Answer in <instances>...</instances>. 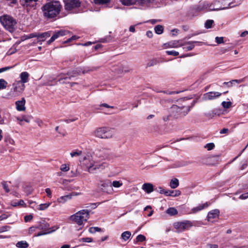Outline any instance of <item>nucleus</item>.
<instances>
[{"instance_id": "nucleus-1", "label": "nucleus", "mask_w": 248, "mask_h": 248, "mask_svg": "<svg viewBox=\"0 0 248 248\" xmlns=\"http://www.w3.org/2000/svg\"><path fill=\"white\" fill-rule=\"evenodd\" d=\"M62 6L58 1H50L46 3L42 7L43 16L47 18L56 17L60 13Z\"/></svg>"}, {"instance_id": "nucleus-2", "label": "nucleus", "mask_w": 248, "mask_h": 248, "mask_svg": "<svg viewBox=\"0 0 248 248\" xmlns=\"http://www.w3.org/2000/svg\"><path fill=\"white\" fill-rule=\"evenodd\" d=\"M90 211L88 210H81L70 217V219L77 224L78 226H82L89 218Z\"/></svg>"}, {"instance_id": "nucleus-3", "label": "nucleus", "mask_w": 248, "mask_h": 248, "mask_svg": "<svg viewBox=\"0 0 248 248\" xmlns=\"http://www.w3.org/2000/svg\"><path fill=\"white\" fill-rule=\"evenodd\" d=\"M235 5H233L232 0H215L209 7L210 11L221 10L229 8H232Z\"/></svg>"}, {"instance_id": "nucleus-4", "label": "nucleus", "mask_w": 248, "mask_h": 248, "mask_svg": "<svg viewBox=\"0 0 248 248\" xmlns=\"http://www.w3.org/2000/svg\"><path fill=\"white\" fill-rule=\"evenodd\" d=\"M0 22L6 30H15L17 23L13 17L7 15L0 16Z\"/></svg>"}, {"instance_id": "nucleus-5", "label": "nucleus", "mask_w": 248, "mask_h": 248, "mask_svg": "<svg viewBox=\"0 0 248 248\" xmlns=\"http://www.w3.org/2000/svg\"><path fill=\"white\" fill-rule=\"evenodd\" d=\"M189 106L179 107L173 105L170 108V111L173 113L174 116L176 118L178 117L185 116L188 114L190 110Z\"/></svg>"}, {"instance_id": "nucleus-6", "label": "nucleus", "mask_w": 248, "mask_h": 248, "mask_svg": "<svg viewBox=\"0 0 248 248\" xmlns=\"http://www.w3.org/2000/svg\"><path fill=\"white\" fill-rule=\"evenodd\" d=\"M80 162L83 166L86 168V170L89 173H93V170L95 161L93 159V156L91 154L88 153L85 156L79 159Z\"/></svg>"}, {"instance_id": "nucleus-7", "label": "nucleus", "mask_w": 248, "mask_h": 248, "mask_svg": "<svg viewBox=\"0 0 248 248\" xmlns=\"http://www.w3.org/2000/svg\"><path fill=\"white\" fill-rule=\"evenodd\" d=\"M25 88V84L21 82L16 81L13 84V88L11 89L10 95L14 97L18 96L24 91Z\"/></svg>"}, {"instance_id": "nucleus-8", "label": "nucleus", "mask_w": 248, "mask_h": 248, "mask_svg": "<svg viewBox=\"0 0 248 248\" xmlns=\"http://www.w3.org/2000/svg\"><path fill=\"white\" fill-rule=\"evenodd\" d=\"M173 226L177 232H181L189 229L193 226V223L190 221L185 220L182 222H175Z\"/></svg>"}, {"instance_id": "nucleus-9", "label": "nucleus", "mask_w": 248, "mask_h": 248, "mask_svg": "<svg viewBox=\"0 0 248 248\" xmlns=\"http://www.w3.org/2000/svg\"><path fill=\"white\" fill-rule=\"evenodd\" d=\"M81 72L83 74L85 73L84 71H81V68H78L75 70L68 72L66 74L61 75L59 80L60 82L63 83V79H69L71 80L73 78L79 75Z\"/></svg>"}, {"instance_id": "nucleus-10", "label": "nucleus", "mask_w": 248, "mask_h": 248, "mask_svg": "<svg viewBox=\"0 0 248 248\" xmlns=\"http://www.w3.org/2000/svg\"><path fill=\"white\" fill-rule=\"evenodd\" d=\"M111 71L115 73L118 76H121L122 75L128 72L129 69L127 66L119 63L116 66H113L112 67Z\"/></svg>"}, {"instance_id": "nucleus-11", "label": "nucleus", "mask_w": 248, "mask_h": 248, "mask_svg": "<svg viewBox=\"0 0 248 248\" xmlns=\"http://www.w3.org/2000/svg\"><path fill=\"white\" fill-rule=\"evenodd\" d=\"M108 130L107 127H100L93 132V135L101 139H107L108 136Z\"/></svg>"}, {"instance_id": "nucleus-12", "label": "nucleus", "mask_w": 248, "mask_h": 248, "mask_svg": "<svg viewBox=\"0 0 248 248\" xmlns=\"http://www.w3.org/2000/svg\"><path fill=\"white\" fill-rule=\"evenodd\" d=\"M221 93L218 92H209L203 94L202 99L204 101L213 100L218 98Z\"/></svg>"}, {"instance_id": "nucleus-13", "label": "nucleus", "mask_w": 248, "mask_h": 248, "mask_svg": "<svg viewBox=\"0 0 248 248\" xmlns=\"http://www.w3.org/2000/svg\"><path fill=\"white\" fill-rule=\"evenodd\" d=\"M80 5V2L79 0H67L65 3V8L67 10H71L79 7Z\"/></svg>"}, {"instance_id": "nucleus-14", "label": "nucleus", "mask_w": 248, "mask_h": 248, "mask_svg": "<svg viewBox=\"0 0 248 248\" xmlns=\"http://www.w3.org/2000/svg\"><path fill=\"white\" fill-rule=\"evenodd\" d=\"M38 0H20V4L24 7H34Z\"/></svg>"}, {"instance_id": "nucleus-15", "label": "nucleus", "mask_w": 248, "mask_h": 248, "mask_svg": "<svg viewBox=\"0 0 248 248\" xmlns=\"http://www.w3.org/2000/svg\"><path fill=\"white\" fill-rule=\"evenodd\" d=\"M219 215V211L218 209H214L209 212L207 215L208 221H212V219L217 218Z\"/></svg>"}, {"instance_id": "nucleus-16", "label": "nucleus", "mask_w": 248, "mask_h": 248, "mask_svg": "<svg viewBox=\"0 0 248 248\" xmlns=\"http://www.w3.org/2000/svg\"><path fill=\"white\" fill-rule=\"evenodd\" d=\"M26 103L25 99L22 98L21 100L17 101L16 102V108L18 111H24L26 109L25 106Z\"/></svg>"}, {"instance_id": "nucleus-17", "label": "nucleus", "mask_w": 248, "mask_h": 248, "mask_svg": "<svg viewBox=\"0 0 248 248\" xmlns=\"http://www.w3.org/2000/svg\"><path fill=\"white\" fill-rule=\"evenodd\" d=\"M142 189L147 193H150L154 191V186L151 183H144L142 186Z\"/></svg>"}, {"instance_id": "nucleus-18", "label": "nucleus", "mask_w": 248, "mask_h": 248, "mask_svg": "<svg viewBox=\"0 0 248 248\" xmlns=\"http://www.w3.org/2000/svg\"><path fill=\"white\" fill-rule=\"evenodd\" d=\"M245 78H243L240 79H233L229 82H224L223 84L224 85H226L228 87H232L233 84L236 83L237 84L241 83L245 81Z\"/></svg>"}, {"instance_id": "nucleus-19", "label": "nucleus", "mask_w": 248, "mask_h": 248, "mask_svg": "<svg viewBox=\"0 0 248 248\" xmlns=\"http://www.w3.org/2000/svg\"><path fill=\"white\" fill-rule=\"evenodd\" d=\"M108 182L107 180L100 181L99 186L102 191L106 192H108Z\"/></svg>"}, {"instance_id": "nucleus-20", "label": "nucleus", "mask_w": 248, "mask_h": 248, "mask_svg": "<svg viewBox=\"0 0 248 248\" xmlns=\"http://www.w3.org/2000/svg\"><path fill=\"white\" fill-rule=\"evenodd\" d=\"M29 74L27 72H23L20 74V78L21 79L19 82H22L24 84L29 81Z\"/></svg>"}, {"instance_id": "nucleus-21", "label": "nucleus", "mask_w": 248, "mask_h": 248, "mask_svg": "<svg viewBox=\"0 0 248 248\" xmlns=\"http://www.w3.org/2000/svg\"><path fill=\"white\" fill-rule=\"evenodd\" d=\"M71 200V195L68 194L61 196L57 199V202L60 203H65L68 201Z\"/></svg>"}, {"instance_id": "nucleus-22", "label": "nucleus", "mask_w": 248, "mask_h": 248, "mask_svg": "<svg viewBox=\"0 0 248 248\" xmlns=\"http://www.w3.org/2000/svg\"><path fill=\"white\" fill-rule=\"evenodd\" d=\"M107 166V163H102L100 164H96L95 162L93 167L94 169L93 170V173H94L96 170H101L104 169Z\"/></svg>"}, {"instance_id": "nucleus-23", "label": "nucleus", "mask_w": 248, "mask_h": 248, "mask_svg": "<svg viewBox=\"0 0 248 248\" xmlns=\"http://www.w3.org/2000/svg\"><path fill=\"white\" fill-rule=\"evenodd\" d=\"M166 196H170L177 197L181 195V191L179 190H168L164 192Z\"/></svg>"}, {"instance_id": "nucleus-24", "label": "nucleus", "mask_w": 248, "mask_h": 248, "mask_svg": "<svg viewBox=\"0 0 248 248\" xmlns=\"http://www.w3.org/2000/svg\"><path fill=\"white\" fill-rule=\"evenodd\" d=\"M208 206V202H205L202 204H199L198 206L194 207L192 208V211L193 213H196L202 210L207 207Z\"/></svg>"}, {"instance_id": "nucleus-25", "label": "nucleus", "mask_w": 248, "mask_h": 248, "mask_svg": "<svg viewBox=\"0 0 248 248\" xmlns=\"http://www.w3.org/2000/svg\"><path fill=\"white\" fill-rule=\"evenodd\" d=\"M168 46L170 47H178L182 46L181 41H172L168 43Z\"/></svg>"}, {"instance_id": "nucleus-26", "label": "nucleus", "mask_w": 248, "mask_h": 248, "mask_svg": "<svg viewBox=\"0 0 248 248\" xmlns=\"http://www.w3.org/2000/svg\"><path fill=\"white\" fill-rule=\"evenodd\" d=\"M49 224L47 223L41 224L39 226V229H42L44 232H47L55 229V227L54 226L50 228L49 227Z\"/></svg>"}, {"instance_id": "nucleus-27", "label": "nucleus", "mask_w": 248, "mask_h": 248, "mask_svg": "<svg viewBox=\"0 0 248 248\" xmlns=\"http://www.w3.org/2000/svg\"><path fill=\"white\" fill-rule=\"evenodd\" d=\"M179 184V182L178 179L174 178L170 180V186L171 188L174 189L178 186Z\"/></svg>"}, {"instance_id": "nucleus-28", "label": "nucleus", "mask_w": 248, "mask_h": 248, "mask_svg": "<svg viewBox=\"0 0 248 248\" xmlns=\"http://www.w3.org/2000/svg\"><path fill=\"white\" fill-rule=\"evenodd\" d=\"M16 247L18 248H27L29 247V244L26 241H20L16 244Z\"/></svg>"}, {"instance_id": "nucleus-29", "label": "nucleus", "mask_w": 248, "mask_h": 248, "mask_svg": "<svg viewBox=\"0 0 248 248\" xmlns=\"http://www.w3.org/2000/svg\"><path fill=\"white\" fill-rule=\"evenodd\" d=\"M131 233L129 231H125L121 234V238L124 241L127 240L131 236Z\"/></svg>"}, {"instance_id": "nucleus-30", "label": "nucleus", "mask_w": 248, "mask_h": 248, "mask_svg": "<svg viewBox=\"0 0 248 248\" xmlns=\"http://www.w3.org/2000/svg\"><path fill=\"white\" fill-rule=\"evenodd\" d=\"M51 203L50 202H46L43 204H40L38 205L37 207V209L38 210L43 211L47 209L50 205Z\"/></svg>"}, {"instance_id": "nucleus-31", "label": "nucleus", "mask_w": 248, "mask_h": 248, "mask_svg": "<svg viewBox=\"0 0 248 248\" xmlns=\"http://www.w3.org/2000/svg\"><path fill=\"white\" fill-rule=\"evenodd\" d=\"M166 212L170 216H174L178 214L177 210L174 207L169 208Z\"/></svg>"}, {"instance_id": "nucleus-32", "label": "nucleus", "mask_w": 248, "mask_h": 248, "mask_svg": "<svg viewBox=\"0 0 248 248\" xmlns=\"http://www.w3.org/2000/svg\"><path fill=\"white\" fill-rule=\"evenodd\" d=\"M82 151L76 149L72 151L70 154L72 157H74L80 156L82 155Z\"/></svg>"}, {"instance_id": "nucleus-33", "label": "nucleus", "mask_w": 248, "mask_h": 248, "mask_svg": "<svg viewBox=\"0 0 248 248\" xmlns=\"http://www.w3.org/2000/svg\"><path fill=\"white\" fill-rule=\"evenodd\" d=\"M58 228H59V227L56 226L55 227V229H53V230H52L51 231H47V232H44V231H43L38 233L37 234H35V236H41V235H45V234H47L51 233L52 232H55Z\"/></svg>"}, {"instance_id": "nucleus-34", "label": "nucleus", "mask_w": 248, "mask_h": 248, "mask_svg": "<svg viewBox=\"0 0 248 248\" xmlns=\"http://www.w3.org/2000/svg\"><path fill=\"white\" fill-rule=\"evenodd\" d=\"M123 186L121 181H114L111 183L110 186L114 188H119Z\"/></svg>"}, {"instance_id": "nucleus-35", "label": "nucleus", "mask_w": 248, "mask_h": 248, "mask_svg": "<svg viewBox=\"0 0 248 248\" xmlns=\"http://www.w3.org/2000/svg\"><path fill=\"white\" fill-rule=\"evenodd\" d=\"M120 1L126 6H130L135 3V0H120Z\"/></svg>"}, {"instance_id": "nucleus-36", "label": "nucleus", "mask_w": 248, "mask_h": 248, "mask_svg": "<svg viewBox=\"0 0 248 248\" xmlns=\"http://www.w3.org/2000/svg\"><path fill=\"white\" fill-rule=\"evenodd\" d=\"M11 205L13 206H15V207L17 206H24V205H25V203L24 202V201L20 200V201H19L18 202H16V201L12 202L11 203Z\"/></svg>"}, {"instance_id": "nucleus-37", "label": "nucleus", "mask_w": 248, "mask_h": 248, "mask_svg": "<svg viewBox=\"0 0 248 248\" xmlns=\"http://www.w3.org/2000/svg\"><path fill=\"white\" fill-rule=\"evenodd\" d=\"M8 85V83L4 79H0V90L5 89Z\"/></svg>"}, {"instance_id": "nucleus-38", "label": "nucleus", "mask_w": 248, "mask_h": 248, "mask_svg": "<svg viewBox=\"0 0 248 248\" xmlns=\"http://www.w3.org/2000/svg\"><path fill=\"white\" fill-rule=\"evenodd\" d=\"M60 32H57V33H55L51 37V38L47 41V44H50L51 43H52L55 39H56L60 35Z\"/></svg>"}, {"instance_id": "nucleus-39", "label": "nucleus", "mask_w": 248, "mask_h": 248, "mask_svg": "<svg viewBox=\"0 0 248 248\" xmlns=\"http://www.w3.org/2000/svg\"><path fill=\"white\" fill-rule=\"evenodd\" d=\"M60 170L62 171L67 172L70 170V167L68 164H63L61 166Z\"/></svg>"}, {"instance_id": "nucleus-40", "label": "nucleus", "mask_w": 248, "mask_h": 248, "mask_svg": "<svg viewBox=\"0 0 248 248\" xmlns=\"http://www.w3.org/2000/svg\"><path fill=\"white\" fill-rule=\"evenodd\" d=\"M195 46L193 43H189L185 45V46L184 47V48L186 50V51H189L192 50L194 47Z\"/></svg>"}, {"instance_id": "nucleus-41", "label": "nucleus", "mask_w": 248, "mask_h": 248, "mask_svg": "<svg viewBox=\"0 0 248 248\" xmlns=\"http://www.w3.org/2000/svg\"><path fill=\"white\" fill-rule=\"evenodd\" d=\"M4 141L11 145H15V140L10 137H7L4 138Z\"/></svg>"}, {"instance_id": "nucleus-42", "label": "nucleus", "mask_w": 248, "mask_h": 248, "mask_svg": "<svg viewBox=\"0 0 248 248\" xmlns=\"http://www.w3.org/2000/svg\"><path fill=\"white\" fill-rule=\"evenodd\" d=\"M101 231V228L97 227H92L89 228V232L91 233H94L97 232H99Z\"/></svg>"}, {"instance_id": "nucleus-43", "label": "nucleus", "mask_w": 248, "mask_h": 248, "mask_svg": "<svg viewBox=\"0 0 248 248\" xmlns=\"http://www.w3.org/2000/svg\"><path fill=\"white\" fill-rule=\"evenodd\" d=\"M216 110H213L211 112H207L205 113V116L208 117V118L211 119L215 115H216Z\"/></svg>"}, {"instance_id": "nucleus-44", "label": "nucleus", "mask_w": 248, "mask_h": 248, "mask_svg": "<svg viewBox=\"0 0 248 248\" xmlns=\"http://www.w3.org/2000/svg\"><path fill=\"white\" fill-rule=\"evenodd\" d=\"M214 23V20H208L205 23V27L206 29H209L212 27L213 24Z\"/></svg>"}, {"instance_id": "nucleus-45", "label": "nucleus", "mask_w": 248, "mask_h": 248, "mask_svg": "<svg viewBox=\"0 0 248 248\" xmlns=\"http://www.w3.org/2000/svg\"><path fill=\"white\" fill-rule=\"evenodd\" d=\"M80 242L91 243L93 241V238L91 237H84L81 238L79 239Z\"/></svg>"}, {"instance_id": "nucleus-46", "label": "nucleus", "mask_w": 248, "mask_h": 248, "mask_svg": "<svg viewBox=\"0 0 248 248\" xmlns=\"http://www.w3.org/2000/svg\"><path fill=\"white\" fill-rule=\"evenodd\" d=\"M166 53L168 55H172L174 56H177L179 55V52L175 50H168L166 51Z\"/></svg>"}, {"instance_id": "nucleus-47", "label": "nucleus", "mask_w": 248, "mask_h": 248, "mask_svg": "<svg viewBox=\"0 0 248 248\" xmlns=\"http://www.w3.org/2000/svg\"><path fill=\"white\" fill-rule=\"evenodd\" d=\"M136 240L138 242H143L145 241L146 237L144 235L142 234H139L136 237Z\"/></svg>"}, {"instance_id": "nucleus-48", "label": "nucleus", "mask_w": 248, "mask_h": 248, "mask_svg": "<svg viewBox=\"0 0 248 248\" xmlns=\"http://www.w3.org/2000/svg\"><path fill=\"white\" fill-rule=\"evenodd\" d=\"M215 147V144L213 143H209L204 146V148L207 149L208 151L211 150Z\"/></svg>"}, {"instance_id": "nucleus-49", "label": "nucleus", "mask_w": 248, "mask_h": 248, "mask_svg": "<svg viewBox=\"0 0 248 248\" xmlns=\"http://www.w3.org/2000/svg\"><path fill=\"white\" fill-rule=\"evenodd\" d=\"M222 107L225 108H229L232 105L231 102L223 101L221 103Z\"/></svg>"}, {"instance_id": "nucleus-50", "label": "nucleus", "mask_w": 248, "mask_h": 248, "mask_svg": "<svg viewBox=\"0 0 248 248\" xmlns=\"http://www.w3.org/2000/svg\"><path fill=\"white\" fill-rule=\"evenodd\" d=\"M150 1V0H135V3L137 2L140 4L146 5Z\"/></svg>"}, {"instance_id": "nucleus-51", "label": "nucleus", "mask_w": 248, "mask_h": 248, "mask_svg": "<svg viewBox=\"0 0 248 248\" xmlns=\"http://www.w3.org/2000/svg\"><path fill=\"white\" fill-rule=\"evenodd\" d=\"M157 63V61L156 60H152L150 61L148 63H147V67H151L155 65H156Z\"/></svg>"}, {"instance_id": "nucleus-52", "label": "nucleus", "mask_w": 248, "mask_h": 248, "mask_svg": "<svg viewBox=\"0 0 248 248\" xmlns=\"http://www.w3.org/2000/svg\"><path fill=\"white\" fill-rule=\"evenodd\" d=\"M36 36V35H35L34 34L32 33V34H30L28 36L26 35V36H23L22 37L21 39H22V41H24V40H25L28 39L33 38V37H35Z\"/></svg>"}, {"instance_id": "nucleus-53", "label": "nucleus", "mask_w": 248, "mask_h": 248, "mask_svg": "<svg viewBox=\"0 0 248 248\" xmlns=\"http://www.w3.org/2000/svg\"><path fill=\"white\" fill-rule=\"evenodd\" d=\"M33 218V216L32 215H29L26 216L24 217V220L26 222L30 221Z\"/></svg>"}, {"instance_id": "nucleus-54", "label": "nucleus", "mask_w": 248, "mask_h": 248, "mask_svg": "<svg viewBox=\"0 0 248 248\" xmlns=\"http://www.w3.org/2000/svg\"><path fill=\"white\" fill-rule=\"evenodd\" d=\"M155 31H163L164 27L162 25H157L154 28Z\"/></svg>"}, {"instance_id": "nucleus-55", "label": "nucleus", "mask_w": 248, "mask_h": 248, "mask_svg": "<svg viewBox=\"0 0 248 248\" xmlns=\"http://www.w3.org/2000/svg\"><path fill=\"white\" fill-rule=\"evenodd\" d=\"M96 4H104L108 1V0H93Z\"/></svg>"}, {"instance_id": "nucleus-56", "label": "nucleus", "mask_w": 248, "mask_h": 248, "mask_svg": "<svg viewBox=\"0 0 248 248\" xmlns=\"http://www.w3.org/2000/svg\"><path fill=\"white\" fill-rule=\"evenodd\" d=\"M25 191L28 194H30L32 191V188L30 186H27L25 188Z\"/></svg>"}, {"instance_id": "nucleus-57", "label": "nucleus", "mask_w": 248, "mask_h": 248, "mask_svg": "<svg viewBox=\"0 0 248 248\" xmlns=\"http://www.w3.org/2000/svg\"><path fill=\"white\" fill-rule=\"evenodd\" d=\"M216 42L217 44H221L223 43V37H216Z\"/></svg>"}, {"instance_id": "nucleus-58", "label": "nucleus", "mask_w": 248, "mask_h": 248, "mask_svg": "<svg viewBox=\"0 0 248 248\" xmlns=\"http://www.w3.org/2000/svg\"><path fill=\"white\" fill-rule=\"evenodd\" d=\"M39 229V226L38 227L32 226V227H30L29 229V233L31 234L34 232H35L36 230V229Z\"/></svg>"}, {"instance_id": "nucleus-59", "label": "nucleus", "mask_w": 248, "mask_h": 248, "mask_svg": "<svg viewBox=\"0 0 248 248\" xmlns=\"http://www.w3.org/2000/svg\"><path fill=\"white\" fill-rule=\"evenodd\" d=\"M23 118L24 121H25L28 123H29L32 118V117L31 116H23Z\"/></svg>"}, {"instance_id": "nucleus-60", "label": "nucleus", "mask_w": 248, "mask_h": 248, "mask_svg": "<svg viewBox=\"0 0 248 248\" xmlns=\"http://www.w3.org/2000/svg\"><path fill=\"white\" fill-rule=\"evenodd\" d=\"M248 198V193H246L241 195L239 197V198L242 200H245Z\"/></svg>"}, {"instance_id": "nucleus-61", "label": "nucleus", "mask_w": 248, "mask_h": 248, "mask_svg": "<svg viewBox=\"0 0 248 248\" xmlns=\"http://www.w3.org/2000/svg\"><path fill=\"white\" fill-rule=\"evenodd\" d=\"M16 120L18 121V124L21 125H23V116L22 117H16Z\"/></svg>"}, {"instance_id": "nucleus-62", "label": "nucleus", "mask_w": 248, "mask_h": 248, "mask_svg": "<svg viewBox=\"0 0 248 248\" xmlns=\"http://www.w3.org/2000/svg\"><path fill=\"white\" fill-rule=\"evenodd\" d=\"M45 191L47 194V196L51 198L52 196V195H51V192L50 189L49 188H47L45 189Z\"/></svg>"}, {"instance_id": "nucleus-63", "label": "nucleus", "mask_w": 248, "mask_h": 248, "mask_svg": "<svg viewBox=\"0 0 248 248\" xmlns=\"http://www.w3.org/2000/svg\"><path fill=\"white\" fill-rule=\"evenodd\" d=\"M2 186H3V188L4 189V190H5V191L6 192H9L10 190L8 188V185L5 182H4L2 183Z\"/></svg>"}, {"instance_id": "nucleus-64", "label": "nucleus", "mask_w": 248, "mask_h": 248, "mask_svg": "<svg viewBox=\"0 0 248 248\" xmlns=\"http://www.w3.org/2000/svg\"><path fill=\"white\" fill-rule=\"evenodd\" d=\"M78 38V37L74 35V36H73L72 37H71L70 38L68 39L65 42L66 43H68V42H71V41L72 40H75L76 39H77Z\"/></svg>"}]
</instances>
